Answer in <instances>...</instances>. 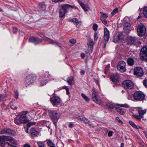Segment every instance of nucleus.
<instances>
[{
    "instance_id": "nucleus-20",
    "label": "nucleus",
    "mask_w": 147,
    "mask_h": 147,
    "mask_svg": "<svg viewBox=\"0 0 147 147\" xmlns=\"http://www.w3.org/2000/svg\"><path fill=\"white\" fill-rule=\"evenodd\" d=\"M130 24L128 22H126L123 25V30L125 33L127 34L130 31Z\"/></svg>"
},
{
    "instance_id": "nucleus-13",
    "label": "nucleus",
    "mask_w": 147,
    "mask_h": 147,
    "mask_svg": "<svg viewBox=\"0 0 147 147\" xmlns=\"http://www.w3.org/2000/svg\"><path fill=\"white\" fill-rule=\"evenodd\" d=\"M68 21L73 22L77 28L80 27L81 24V22L79 21L77 18H76L68 19Z\"/></svg>"
},
{
    "instance_id": "nucleus-36",
    "label": "nucleus",
    "mask_w": 147,
    "mask_h": 147,
    "mask_svg": "<svg viewBox=\"0 0 147 147\" xmlns=\"http://www.w3.org/2000/svg\"><path fill=\"white\" fill-rule=\"evenodd\" d=\"M47 82V80H41L40 82V85L42 86L44 85H46Z\"/></svg>"
},
{
    "instance_id": "nucleus-4",
    "label": "nucleus",
    "mask_w": 147,
    "mask_h": 147,
    "mask_svg": "<svg viewBox=\"0 0 147 147\" xmlns=\"http://www.w3.org/2000/svg\"><path fill=\"white\" fill-rule=\"evenodd\" d=\"M145 97L144 94L140 91L135 92L133 95L134 99L137 101H142L144 99Z\"/></svg>"
},
{
    "instance_id": "nucleus-3",
    "label": "nucleus",
    "mask_w": 147,
    "mask_h": 147,
    "mask_svg": "<svg viewBox=\"0 0 147 147\" xmlns=\"http://www.w3.org/2000/svg\"><path fill=\"white\" fill-rule=\"evenodd\" d=\"M36 79V76L34 74H30L27 76L25 79V84L26 87L33 84Z\"/></svg>"
},
{
    "instance_id": "nucleus-60",
    "label": "nucleus",
    "mask_w": 147,
    "mask_h": 147,
    "mask_svg": "<svg viewBox=\"0 0 147 147\" xmlns=\"http://www.w3.org/2000/svg\"><path fill=\"white\" fill-rule=\"evenodd\" d=\"M15 98H18V92H15Z\"/></svg>"
},
{
    "instance_id": "nucleus-28",
    "label": "nucleus",
    "mask_w": 147,
    "mask_h": 147,
    "mask_svg": "<svg viewBox=\"0 0 147 147\" xmlns=\"http://www.w3.org/2000/svg\"><path fill=\"white\" fill-rule=\"evenodd\" d=\"M138 113L140 118H143V115L146 113V111L145 110H142L140 109L138 110Z\"/></svg>"
},
{
    "instance_id": "nucleus-42",
    "label": "nucleus",
    "mask_w": 147,
    "mask_h": 147,
    "mask_svg": "<svg viewBox=\"0 0 147 147\" xmlns=\"http://www.w3.org/2000/svg\"><path fill=\"white\" fill-rule=\"evenodd\" d=\"M94 44V42L92 40H90L89 42L88 43V46L90 47V48H92Z\"/></svg>"
},
{
    "instance_id": "nucleus-33",
    "label": "nucleus",
    "mask_w": 147,
    "mask_h": 147,
    "mask_svg": "<svg viewBox=\"0 0 147 147\" xmlns=\"http://www.w3.org/2000/svg\"><path fill=\"white\" fill-rule=\"evenodd\" d=\"M43 38L44 41L48 42L50 43H51L52 41H53V39L47 37L45 35H44Z\"/></svg>"
},
{
    "instance_id": "nucleus-37",
    "label": "nucleus",
    "mask_w": 147,
    "mask_h": 147,
    "mask_svg": "<svg viewBox=\"0 0 147 147\" xmlns=\"http://www.w3.org/2000/svg\"><path fill=\"white\" fill-rule=\"evenodd\" d=\"M81 96L86 101H89V98L84 93H82L81 94Z\"/></svg>"
},
{
    "instance_id": "nucleus-15",
    "label": "nucleus",
    "mask_w": 147,
    "mask_h": 147,
    "mask_svg": "<svg viewBox=\"0 0 147 147\" xmlns=\"http://www.w3.org/2000/svg\"><path fill=\"white\" fill-rule=\"evenodd\" d=\"M140 55L143 59L147 57V46L144 47L141 49Z\"/></svg>"
},
{
    "instance_id": "nucleus-50",
    "label": "nucleus",
    "mask_w": 147,
    "mask_h": 147,
    "mask_svg": "<svg viewBox=\"0 0 147 147\" xmlns=\"http://www.w3.org/2000/svg\"><path fill=\"white\" fill-rule=\"evenodd\" d=\"M84 118L85 117L82 116H79L78 118V120L83 121L84 119Z\"/></svg>"
},
{
    "instance_id": "nucleus-40",
    "label": "nucleus",
    "mask_w": 147,
    "mask_h": 147,
    "mask_svg": "<svg viewBox=\"0 0 147 147\" xmlns=\"http://www.w3.org/2000/svg\"><path fill=\"white\" fill-rule=\"evenodd\" d=\"M37 143L39 147H46L43 142H42L40 141L38 142Z\"/></svg>"
},
{
    "instance_id": "nucleus-19",
    "label": "nucleus",
    "mask_w": 147,
    "mask_h": 147,
    "mask_svg": "<svg viewBox=\"0 0 147 147\" xmlns=\"http://www.w3.org/2000/svg\"><path fill=\"white\" fill-rule=\"evenodd\" d=\"M104 39L105 41L107 42L109 41L110 38L109 31L107 28L106 27L104 28Z\"/></svg>"
},
{
    "instance_id": "nucleus-52",
    "label": "nucleus",
    "mask_w": 147,
    "mask_h": 147,
    "mask_svg": "<svg viewBox=\"0 0 147 147\" xmlns=\"http://www.w3.org/2000/svg\"><path fill=\"white\" fill-rule=\"evenodd\" d=\"M35 124H36V123L35 122H30L28 123L27 124V125H28V126H29V127H30L31 125H35Z\"/></svg>"
},
{
    "instance_id": "nucleus-14",
    "label": "nucleus",
    "mask_w": 147,
    "mask_h": 147,
    "mask_svg": "<svg viewBox=\"0 0 147 147\" xmlns=\"http://www.w3.org/2000/svg\"><path fill=\"white\" fill-rule=\"evenodd\" d=\"M6 146H7L6 147H7V146H10V147H17L13 145H10L9 143L5 142L2 137L0 136V146L2 147H4Z\"/></svg>"
},
{
    "instance_id": "nucleus-55",
    "label": "nucleus",
    "mask_w": 147,
    "mask_h": 147,
    "mask_svg": "<svg viewBox=\"0 0 147 147\" xmlns=\"http://www.w3.org/2000/svg\"><path fill=\"white\" fill-rule=\"evenodd\" d=\"M13 32L14 34H16L17 33L18 30L17 28L16 27H13Z\"/></svg>"
},
{
    "instance_id": "nucleus-64",
    "label": "nucleus",
    "mask_w": 147,
    "mask_h": 147,
    "mask_svg": "<svg viewBox=\"0 0 147 147\" xmlns=\"http://www.w3.org/2000/svg\"><path fill=\"white\" fill-rule=\"evenodd\" d=\"M132 96L131 95H129L128 97V98L129 100H131L132 98Z\"/></svg>"
},
{
    "instance_id": "nucleus-7",
    "label": "nucleus",
    "mask_w": 147,
    "mask_h": 147,
    "mask_svg": "<svg viewBox=\"0 0 147 147\" xmlns=\"http://www.w3.org/2000/svg\"><path fill=\"white\" fill-rule=\"evenodd\" d=\"M50 101L52 105L57 107H59L61 105V100L60 98L57 96H53L50 98Z\"/></svg>"
},
{
    "instance_id": "nucleus-39",
    "label": "nucleus",
    "mask_w": 147,
    "mask_h": 147,
    "mask_svg": "<svg viewBox=\"0 0 147 147\" xmlns=\"http://www.w3.org/2000/svg\"><path fill=\"white\" fill-rule=\"evenodd\" d=\"M107 107L110 109H112L116 107L115 105L112 104H107Z\"/></svg>"
},
{
    "instance_id": "nucleus-41",
    "label": "nucleus",
    "mask_w": 147,
    "mask_h": 147,
    "mask_svg": "<svg viewBox=\"0 0 147 147\" xmlns=\"http://www.w3.org/2000/svg\"><path fill=\"white\" fill-rule=\"evenodd\" d=\"M118 11V8H117L114 9L111 13L112 16H113L117 13Z\"/></svg>"
},
{
    "instance_id": "nucleus-6",
    "label": "nucleus",
    "mask_w": 147,
    "mask_h": 147,
    "mask_svg": "<svg viewBox=\"0 0 147 147\" xmlns=\"http://www.w3.org/2000/svg\"><path fill=\"white\" fill-rule=\"evenodd\" d=\"M49 115L51 119L54 121H57L60 116V113L54 110L50 111L49 112Z\"/></svg>"
},
{
    "instance_id": "nucleus-22",
    "label": "nucleus",
    "mask_w": 147,
    "mask_h": 147,
    "mask_svg": "<svg viewBox=\"0 0 147 147\" xmlns=\"http://www.w3.org/2000/svg\"><path fill=\"white\" fill-rule=\"evenodd\" d=\"M138 42V39L136 37H131L129 40L128 44L136 45Z\"/></svg>"
},
{
    "instance_id": "nucleus-35",
    "label": "nucleus",
    "mask_w": 147,
    "mask_h": 147,
    "mask_svg": "<svg viewBox=\"0 0 147 147\" xmlns=\"http://www.w3.org/2000/svg\"><path fill=\"white\" fill-rule=\"evenodd\" d=\"M101 16L100 18H103L104 19H107L108 17V15L105 13L102 12H100Z\"/></svg>"
},
{
    "instance_id": "nucleus-2",
    "label": "nucleus",
    "mask_w": 147,
    "mask_h": 147,
    "mask_svg": "<svg viewBox=\"0 0 147 147\" xmlns=\"http://www.w3.org/2000/svg\"><path fill=\"white\" fill-rule=\"evenodd\" d=\"M70 7L73 8L74 6L67 4H64L61 5L59 11V17L62 18L65 16V14L67 12V9L68 8Z\"/></svg>"
},
{
    "instance_id": "nucleus-29",
    "label": "nucleus",
    "mask_w": 147,
    "mask_h": 147,
    "mask_svg": "<svg viewBox=\"0 0 147 147\" xmlns=\"http://www.w3.org/2000/svg\"><path fill=\"white\" fill-rule=\"evenodd\" d=\"M129 124L132 126L133 127L137 129L141 128V127L138 125H136L134 123L131 121H130L129 122Z\"/></svg>"
},
{
    "instance_id": "nucleus-43",
    "label": "nucleus",
    "mask_w": 147,
    "mask_h": 147,
    "mask_svg": "<svg viewBox=\"0 0 147 147\" xmlns=\"http://www.w3.org/2000/svg\"><path fill=\"white\" fill-rule=\"evenodd\" d=\"M132 116L136 119L139 120H140L142 118H140L139 115H136L134 114H133Z\"/></svg>"
},
{
    "instance_id": "nucleus-23",
    "label": "nucleus",
    "mask_w": 147,
    "mask_h": 147,
    "mask_svg": "<svg viewBox=\"0 0 147 147\" xmlns=\"http://www.w3.org/2000/svg\"><path fill=\"white\" fill-rule=\"evenodd\" d=\"M68 84L70 85L74 84V77L73 76H70L68 77L66 80Z\"/></svg>"
},
{
    "instance_id": "nucleus-24",
    "label": "nucleus",
    "mask_w": 147,
    "mask_h": 147,
    "mask_svg": "<svg viewBox=\"0 0 147 147\" xmlns=\"http://www.w3.org/2000/svg\"><path fill=\"white\" fill-rule=\"evenodd\" d=\"M30 133L32 136H35L38 134V131H36L34 128H32L30 131Z\"/></svg>"
},
{
    "instance_id": "nucleus-47",
    "label": "nucleus",
    "mask_w": 147,
    "mask_h": 147,
    "mask_svg": "<svg viewBox=\"0 0 147 147\" xmlns=\"http://www.w3.org/2000/svg\"><path fill=\"white\" fill-rule=\"evenodd\" d=\"M92 27L93 30L95 31H96L97 30V29L98 25L97 24H93L92 26Z\"/></svg>"
},
{
    "instance_id": "nucleus-34",
    "label": "nucleus",
    "mask_w": 147,
    "mask_h": 147,
    "mask_svg": "<svg viewBox=\"0 0 147 147\" xmlns=\"http://www.w3.org/2000/svg\"><path fill=\"white\" fill-rule=\"evenodd\" d=\"M143 13L144 17L147 18V6L144 7L143 9Z\"/></svg>"
},
{
    "instance_id": "nucleus-5",
    "label": "nucleus",
    "mask_w": 147,
    "mask_h": 147,
    "mask_svg": "<svg viewBox=\"0 0 147 147\" xmlns=\"http://www.w3.org/2000/svg\"><path fill=\"white\" fill-rule=\"evenodd\" d=\"M98 91L93 88L92 90V96L93 100L97 104L100 105L102 104V102L98 97Z\"/></svg>"
},
{
    "instance_id": "nucleus-1",
    "label": "nucleus",
    "mask_w": 147,
    "mask_h": 147,
    "mask_svg": "<svg viewBox=\"0 0 147 147\" xmlns=\"http://www.w3.org/2000/svg\"><path fill=\"white\" fill-rule=\"evenodd\" d=\"M29 121L28 118L27 117L26 114L24 113L22 114L20 116L17 117L15 120L14 122L15 124L19 125Z\"/></svg>"
},
{
    "instance_id": "nucleus-53",
    "label": "nucleus",
    "mask_w": 147,
    "mask_h": 147,
    "mask_svg": "<svg viewBox=\"0 0 147 147\" xmlns=\"http://www.w3.org/2000/svg\"><path fill=\"white\" fill-rule=\"evenodd\" d=\"M11 107L12 109L13 110L16 109L17 108V107L14 104H12L11 105Z\"/></svg>"
},
{
    "instance_id": "nucleus-57",
    "label": "nucleus",
    "mask_w": 147,
    "mask_h": 147,
    "mask_svg": "<svg viewBox=\"0 0 147 147\" xmlns=\"http://www.w3.org/2000/svg\"><path fill=\"white\" fill-rule=\"evenodd\" d=\"M113 131H110L108 133V136H111L113 135Z\"/></svg>"
},
{
    "instance_id": "nucleus-61",
    "label": "nucleus",
    "mask_w": 147,
    "mask_h": 147,
    "mask_svg": "<svg viewBox=\"0 0 147 147\" xmlns=\"http://www.w3.org/2000/svg\"><path fill=\"white\" fill-rule=\"evenodd\" d=\"M81 56L82 58L84 59L85 57V54L83 53H82L81 54Z\"/></svg>"
},
{
    "instance_id": "nucleus-45",
    "label": "nucleus",
    "mask_w": 147,
    "mask_h": 147,
    "mask_svg": "<svg viewBox=\"0 0 147 147\" xmlns=\"http://www.w3.org/2000/svg\"><path fill=\"white\" fill-rule=\"evenodd\" d=\"M98 33L96 32H95L94 33V40H97L98 38Z\"/></svg>"
},
{
    "instance_id": "nucleus-25",
    "label": "nucleus",
    "mask_w": 147,
    "mask_h": 147,
    "mask_svg": "<svg viewBox=\"0 0 147 147\" xmlns=\"http://www.w3.org/2000/svg\"><path fill=\"white\" fill-rule=\"evenodd\" d=\"M78 3L82 7V8L85 11H87L88 10L87 8H88V5L87 4H85L82 2L81 1H78Z\"/></svg>"
},
{
    "instance_id": "nucleus-38",
    "label": "nucleus",
    "mask_w": 147,
    "mask_h": 147,
    "mask_svg": "<svg viewBox=\"0 0 147 147\" xmlns=\"http://www.w3.org/2000/svg\"><path fill=\"white\" fill-rule=\"evenodd\" d=\"M54 43L55 44L56 46H59L60 48L62 47L60 45V43L59 42H57L56 40H53V41H52V43L51 44H53Z\"/></svg>"
},
{
    "instance_id": "nucleus-54",
    "label": "nucleus",
    "mask_w": 147,
    "mask_h": 147,
    "mask_svg": "<svg viewBox=\"0 0 147 147\" xmlns=\"http://www.w3.org/2000/svg\"><path fill=\"white\" fill-rule=\"evenodd\" d=\"M69 42L71 43L74 44L76 43V40L74 39H71L70 40Z\"/></svg>"
},
{
    "instance_id": "nucleus-17",
    "label": "nucleus",
    "mask_w": 147,
    "mask_h": 147,
    "mask_svg": "<svg viewBox=\"0 0 147 147\" xmlns=\"http://www.w3.org/2000/svg\"><path fill=\"white\" fill-rule=\"evenodd\" d=\"M111 78L112 82L115 83H117L119 81L120 76L117 74H113L111 76Z\"/></svg>"
},
{
    "instance_id": "nucleus-16",
    "label": "nucleus",
    "mask_w": 147,
    "mask_h": 147,
    "mask_svg": "<svg viewBox=\"0 0 147 147\" xmlns=\"http://www.w3.org/2000/svg\"><path fill=\"white\" fill-rule=\"evenodd\" d=\"M14 131L13 130L9 128H4L2 129L0 131V133L1 134H13Z\"/></svg>"
},
{
    "instance_id": "nucleus-63",
    "label": "nucleus",
    "mask_w": 147,
    "mask_h": 147,
    "mask_svg": "<svg viewBox=\"0 0 147 147\" xmlns=\"http://www.w3.org/2000/svg\"><path fill=\"white\" fill-rule=\"evenodd\" d=\"M85 72L84 70H82L80 71V73L81 75H84L85 74Z\"/></svg>"
},
{
    "instance_id": "nucleus-62",
    "label": "nucleus",
    "mask_w": 147,
    "mask_h": 147,
    "mask_svg": "<svg viewBox=\"0 0 147 147\" xmlns=\"http://www.w3.org/2000/svg\"><path fill=\"white\" fill-rule=\"evenodd\" d=\"M24 147H31L30 145L28 144H26L24 146Z\"/></svg>"
},
{
    "instance_id": "nucleus-10",
    "label": "nucleus",
    "mask_w": 147,
    "mask_h": 147,
    "mask_svg": "<svg viewBox=\"0 0 147 147\" xmlns=\"http://www.w3.org/2000/svg\"><path fill=\"white\" fill-rule=\"evenodd\" d=\"M125 65L126 63L124 61H121L118 63L117 69L121 72H124L126 70Z\"/></svg>"
},
{
    "instance_id": "nucleus-27",
    "label": "nucleus",
    "mask_w": 147,
    "mask_h": 147,
    "mask_svg": "<svg viewBox=\"0 0 147 147\" xmlns=\"http://www.w3.org/2000/svg\"><path fill=\"white\" fill-rule=\"evenodd\" d=\"M127 63L129 65L131 66L134 64V61L133 58L129 57L127 60Z\"/></svg>"
},
{
    "instance_id": "nucleus-11",
    "label": "nucleus",
    "mask_w": 147,
    "mask_h": 147,
    "mask_svg": "<svg viewBox=\"0 0 147 147\" xmlns=\"http://www.w3.org/2000/svg\"><path fill=\"white\" fill-rule=\"evenodd\" d=\"M28 41L29 42H32L35 45H37L42 43V40L38 37L31 36L29 38Z\"/></svg>"
},
{
    "instance_id": "nucleus-51",
    "label": "nucleus",
    "mask_w": 147,
    "mask_h": 147,
    "mask_svg": "<svg viewBox=\"0 0 147 147\" xmlns=\"http://www.w3.org/2000/svg\"><path fill=\"white\" fill-rule=\"evenodd\" d=\"M143 84L145 87L147 88V80H143Z\"/></svg>"
},
{
    "instance_id": "nucleus-12",
    "label": "nucleus",
    "mask_w": 147,
    "mask_h": 147,
    "mask_svg": "<svg viewBox=\"0 0 147 147\" xmlns=\"http://www.w3.org/2000/svg\"><path fill=\"white\" fill-rule=\"evenodd\" d=\"M134 74L138 76H143L144 75V72L142 69L140 67H136L134 70Z\"/></svg>"
},
{
    "instance_id": "nucleus-9",
    "label": "nucleus",
    "mask_w": 147,
    "mask_h": 147,
    "mask_svg": "<svg viewBox=\"0 0 147 147\" xmlns=\"http://www.w3.org/2000/svg\"><path fill=\"white\" fill-rule=\"evenodd\" d=\"M137 31L138 36H142L145 34L146 32L145 27L143 25H139L138 27Z\"/></svg>"
},
{
    "instance_id": "nucleus-46",
    "label": "nucleus",
    "mask_w": 147,
    "mask_h": 147,
    "mask_svg": "<svg viewBox=\"0 0 147 147\" xmlns=\"http://www.w3.org/2000/svg\"><path fill=\"white\" fill-rule=\"evenodd\" d=\"M30 127H29L28 125H27H27L24 126V129L25 130V131L27 132L28 133V130L29 128Z\"/></svg>"
},
{
    "instance_id": "nucleus-18",
    "label": "nucleus",
    "mask_w": 147,
    "mask_h": 147,
    "mask_svg": "<svg viewBox=\"0 0 147 147\" xmlns=\"http://www.w3.org/2000/svg\"><path fill=\"white\" fill-rule=\"evenodd\" d=\"M26 114L27 117L28 118V119H33L35 116V112L33 111H26L25 113Z\"/></svg>"
},
{
    "instance_id": "nucleus-8",
    "label": "nucleus",
    "mask_w": 147,
    "mask_h": 147,
    "mask_svg": "<svg viewBox=\"0 0 147 147\" xmlns=\"http://www.w3.org/2000/svg\"><path fill=\"white\" fill-rule=\"evenodd\" d=\"M122 86L125 89H132L134 87L133 82L129 80L124 81L123 82Z\"/></svg>"
},
{
    "instance_id": "nucleus-59",
    "label": "nucleus",
    "mask_w": 147,
    "mask_h": 147,
    "mask_svg": "<svg viewBox=\"0 0 147 147\" xmlns=\"http://www.w3.org/2000/svg\"><path fill=\"white\" fill-rule=\"evenodd\" d=\"M83 121L86 123H88L89 122V121L85 117L84 118V120Z\"/></svg>"
},
{
    "instance_id": "nucleus-48",
    "label": "nucleus",
    "mask_w": 147,
    "mask_h": 147,
    "mask_svg": "<svg viewBox=\"0 0 147 147\" xmlns=\"http://www.w3.org/2000/svg\"><path fill=\"white\" fill-rule=\"evenodd\" d=\"M101 20L102 21V23L104 24H107L106 19H104L103 18H100Z\"/></svg>"
},
{
    "instance_id": "nucleus-32",
    "label": "nucleus",
    "mask_w": 147,
    "mask_h": 147,
    "mask_svg": "<svg viewBox=\"0 0 147 147\" xmlns=\"http://www.w3.org/2000/svg\"><path fill=\"white\" fill-rule=\"evenodd\" d=\"M48 145L49 147H56L55 146V144L52 142L50 140H47Z\"/></svg>"
},
{
    "instance_id": "nucleus-49",
    "label": "nucleus",
    "mask_w": 147,
    "mask_h": 147,
    "mask_svg": "<svg viewBox=\"0 0 147 147\" xmlns=\"http://www.w3.org/2000/svg\"><path fill=\"white\" fill-rule=\"evenodd\" d=\"M116 121H117L119 123L121 124H123V122L121 120H120L119 117H117L116 118Z\"/></svg>"
},
{
    "instance_id": "nucleus-21",
    "label": "nucleus",
    "mask_w": 147,
    "mask_h": 147,
    "mask_svg": "<svg viewBox=\"0 0 147 147\" xmlns=\"http://www.w3.org/2000/svg\"><path fill=\"white\" fill-rule=\"evenodd\" d=\"M123 38V36L122 33H119L118 34L114 36L113 38V42H117L119 40H120Z\"/></svg>"
},
{
    "instance_id": "nucleus-44",
    "label": "nucleus",
    "mask_w": 147,
    "mask_h": 147,
    "mask_svg": "<svg viewBox=\"0 0 147 147\" xmlns=\"http://www.w3.org/2000/svg\"><path fill=\"white\" fill-rule=\"evenodd\" d=\"M119 105L121 107L127 108H129L130 107L129 105L127 104H121Z\"/></svg>"
},
{
    "instance_id": "nucleus-26",
    "label": "nucleus",
    "mask_w": 147,
    "mask_h": 147,
    "mask_svg": "<svg viewBox=\"0 0 147 147\" xmlns=\"http://www.w3.org/2000/svg\"><path fill=\"white\" fill-rule=\"evenodd\" d=\"M115 109L121 115H123L125 112V109L119 107H116Z\"/></svg>"
},
{
    "instance_id": "nucleus-31",
    "label": "nucleus",
    "mask_w": 147,
    "mask_h": 147,
    "mask_svg": "<svg viewBox=\"0 0 147 147\" xmlns=\"http://www.w3.org/2000/svg\"><path fill=\"white\" fill-rule=\"evenodd\" d=\"M38 7L41 11H44L45 9V5L44 3H40Z\"/></svg>"
},
{
    "instance_id": "nucleus-30",
    "label": "nucleus",
    "mask_w": 147,
    "mask_h": 147,
    "mask_svg": "<svg viewBox=\"0 0 147 147\" xmlns=\"http://www.w3.org/2000/svg\"><path fill=\"white\" fill-rule=\"evenodd\" d=\"M4 139L6 141H9L12 144L14 143V141L13 140V139L11 137L8 136H5L4 138Z\"/></svg>"
},
{
    "instance_id": "nucleus-56",
    "label": "nucleus",
    "mask_w": 147,
    "mask_h": 147,
    "mask_svg": "<svg viewBox=\"0 0 147 147\" xmlns=\"http://www.w3.org/2000/svg\"><path fill=\"white\" fill-rule=\"evenodd\" d=\"M94 82L96 83V84H98V86L99 85V80L98 79H94Z\"/></svg>"
},
{
    "instance_id": "nucleus-58",
    "label": "nucleus",
    "mask_w": 147,
    "mask_h": 147,
    "mask_svg": "<svg viewBox=\"0 0 147 147\" xmlns=\"http://www.w3.org/2000/svg\"><path fill=\"white\" fill-rule=\"evenodd\" d=\"M73 123L72 122H70L68 125V126L70 128H72L73 126Z\"/></svg>"
}]
</instances>
